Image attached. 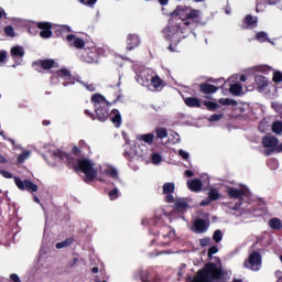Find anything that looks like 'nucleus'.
<instances>
[{
  "instance_id": "nucleus-47",
  "label": "nucleus",
  "mask_w": 282,
  "mask_h": 282,
  "mask_svg": "<svg viewBox=\"0 0 282 282\" xmlns=\"http://www.w3.org/2000/svg\"><path fill=\"white\" fill-rule=\"evenodd\" d=\"M204 105L205 107L209 108L210 111H215V109L218 107L217 104L213 101H205Z\"/></svg>"
},
{
  "instance_id": "nucleus-17",
  "label": "nucleus",
  "mask_w": 282,
  "mask_h": 282,
  "mask_svg": "<svg viewBox=\"0 0 282 282\" xmlns=\"http://www.w3.org/2000/svg\"><path fill=\"white\" fill-rule=\"evenodd\" d=\"M37 28L41 30L40 36L42 39H50L52 36V24L47 22H40L37 23Z\"/></svg>"
},
{
  "instance_id": "nucleus-57",
  "label": "nucleus",
  "mask_w": 282,
  "mask_h": 282,
  "mask_svg": "<svg viewBox=\"0 0 282 282\" xmlns=\"http://www.w3.org/2000/svg\"><path fill=\"white\" fill-rule=\"evenodd\" d=\"M3 17H7L6 10H3V8L0 7V19H3Z\"/></svg>"
},
{
  "instance_id": "nucleus-43",
  "label": "nucleus",
  "mask_w": 282,
  "mask_h": 282,
  "mask_svg": "<svg viewBox=\"0 0 282 282\" xmlns=\"http://www.w3.org/2000/svg\"><path fill=\"white\" fill-rule=\"evenodd\" d=\"M213 239H214V241H216V243H219V241H221V239H224V235L221 234V230L217 229L214 232Z\"/></svg>"
},
{
  "instance_id": "nucleus-20",
  "label": "nucleus",
  "mask_w": 282,
  "mask_h": 282,
  "mask_svg": "<svg viewBox=\"0 0 282 282\" xmlns=\"http://www.w3.org/2000/svg\"><path fill=\"white\" fill-rule=\"evenodd\" d=\"M66 41H68V43H70V45H74V47H76L77 50L85 47V40L76 37V35H67Z\"/></svg>"
},
{
  "instance_id": "nucleus-7",
  "label": "nucleus",
  "mask_w": 282,
  "mask_h": 282,
  "mask_svg": "<svg viewBox=\"0 0 282 282\" xmlns=\"http://www.w3.org/2000/svg\"><path fill=\"white\" fill-rule=\"evenodd\" d=\"M173 237H175V231L171 227H164L161 229L159 236L152 240V243H158V246H169Z\"/></svg>"
},
{
  "instance_id": "nucleus-59",
  "label": "nucleus",
  "mask_w": 282,
  "mask_h": 282,
  "mask_svg": "<svg viewBox=\"0 0 282 282\" xmlns=\"http://www.w3.org/2000/svg\"><path fill=\"white\" fill-rule=\"evenodd\" d=\"M98 0H88L86 2V6H95V3L97 2Z\"/></svg>"
},
{
  "instance_id": "nucleus-31",
  "label": "nucleus",
  "mask_w": 282,
  "mask_h": 282,
  "mask_svg": "<svg viewBox=\"0 0 282 282\" xmlns=\"http://www.w3.org/2000/svg\"><path fill=\"white\" fill-rule=\"evenodd\" d=\"M219 197H221V194L219 193V189H217L215 187L209 188V191H208V198L212 202H216V199H219Z\"/></svg>"
},
{
  "instance_id": "nucleus-24",
  "label": "nucleus",
  "mask_w": 282,
  "mask_h": 282,
  "mask_svg": "<svg viewBox=\"0 0 282 282\" xmlns=\"http://www.w3.org/2000/svg\"><path fill=\"white\" fill-rule=\"evenodd\" d=\"M199 89L203 94H217L218 88L213 84H200Z\"/></svg>"
},
{
  "instance_id": "nucleus-16",
  "label": "nucleus",
  "mask_w": 282,
  "mask_h": 282,
  "mask_svg": "<svg viewBox=\"0 0 282 282\" xmlns=\"http://www.w3.org/2000/svg\"><path fill=\"white\" fill-rule=\"evenodd\" d=\"M163 87L164 82L162 80V78H160V76H158V74L154 73L152 75L150 84L148 85V89H150V91H160Z\"/></svg>"
},
{
  "instance_id": "nucleus-25",
  "label": "nucleus",
  "mask_w": 282,
  "mask_h": 282,
  "mask_svg": "<svg viewBox=\"0 0 282 282\" xmlns=\"http://www.w3.org/2000/svg\"><path fill=\"white\" fill-rule=\"evenodd\" d=\"M33 65H40L42 66V69H52V67L56 65V62H54V59H41L35 62Z\"/></svg>"
},
{
  "instance_id": "nucleus-30",
  "label": "nucleus",
  "mask_w": 282,
  "mask_h": 282,
  "mask_svg": "<svg viewBox=\"0 0 282 282\" xmlns=\"http://www.w3.org/2000/svg\"><path fill=\"white\" fill-rule=\"evenodd\" d=\"M137 138L141 142H145V144H153V141L155 140V134L153 133L139 134Z\"/></svg>"
},
{
  "instance_id": "nucleus-29",
  "label": "nucleus",
  "mask_w": 282,
  "mask_h": 282,
  "mask_svg": "<svg viewBox=\"0 0 282 282\" xmlns=\"http://www.w3.org/2000/svg\"><path fill=\"white\" fill-rule=\"evenodd\" d=\"M229 91L234 96H241V94H243V86H241L240 83L231 84L230 88H229Z\"/></svg>"
},
{
  "instance_id": "nucleus-3",
  "label": "nucleus",
  "mask_w": 282,
  "mask_h": 282,
  "mask_svg": "<svg viewBox=\"0 0 282 282\" xmlns=\"http://www.w3.org/2000/svg\"><path fill=\"white\" fill-rule=\"evenodd\" d=\"M188 33H191V31H188L186 26H182L172 20L163 30V36L170 41L167 50H170V52H180L177 44L182 42V39H186L185 34Z\"/></svg>"
},
{
  "instance_id": "nucleus-39",
  "label": "nucleus",
  "mask_w": 282,
  "mask_h": 282,
  "mask_svg": "<svg viewBox=\"0 0 282 282\" xmlns=\"http://www.w3.org/2000/svg\"><path fill=\"white\" fill-rule=\"evenodd\" d=\"M272 131L273 133H282V122L281 121L273 122Z\"/></svg>"
},
{
  "instance_id": "nucleus-27",
  "label": "nucleus",
  "mask_w": 282,
  "mask_h": 282,
  "mask_svg": "<svg viewBox=\"0 0 282 282\" xmlns=\"http://www.w3.org/2000/svg\"><path fill=\"white\" fill-rule=\"evenodd\" d=\"M84 61L86 63H98V53H96V48L89 51L85 56Z\"/></svg>"
},
{
  "instance_id": "nucleus-19",
  "label": "nucleus",
  "mask_w": 282,
  "mask_h": 282,
  "mask_svg": "<svg viewBox=\"0 0 282 282\" xmlns=\"http://www.w3.org/2000/svg\"><path fill=\"white\" fill-rule=\"evenodd\" d=\"M140 45V36L138 34H129L127 37V50H135Z\"/></svg>"
},
{
  "instance_id": "nucleus-61",
  "label": "nucleus",
  "mask_w": 282,
  "mask_h": 282,
  "mask_svg": "<svg viewBox=\"0 0 282 282\" xmlns=\"http://www.w3.org/2000/svg\"><path fill=\"white\" fill-rule=\"evenodd\" d=\"M240 80H241V83H246V80H248V77H246V75H241Z\"/></svg>"
},
{
  "instance_id": "nucleus-62",
  "label": "nucleus",
  "mask_w": 282,
  "mask_h": 282,
  "mask_svg": "<svg viewBox=\"0 0 282 282\" xmlns=\"http://www.w3.org/2000/svg\"><path fill=\"white\" fill-rule=\"evenodd\" d=\"M272 107H273V109H275V111H279V104L273 102V104H272Z\"/></svg>"
},
{
  "instance_id": "nucleus-60",
  "label": "nucleus",
  "mask_w": 282,
  "mask_h": 282,
  "mask_svg": "<svg viewBox=\"0 0 282 282\" xmlns=\"http://www.w3.org/2000/svg\"><path fill=\"white\" fill-rule=\"evenodd\" d=\"M159 3H161V6H167L169 0H159Z\"/></svg>"
},
{
  "instance_id": "nucleus-13",
  "label": "nucleus",
  "mask_w": 282,
  "mask_h": 282,
  "mask_svg": "<svg viewBox=\"0 0 282 282\" xmlns=\"http://www.w3.org/2000/svg\"><path fill=\"white\" fill-rule=\"evenodd\" d=\"M99 171L101 175H107L108 177H111V180L120 181V174L118 173V170L109 164L101 165Z\"/></svg>"
},
{
  "instance_id": "nucleus-63",
  "label": "nucleus",
  "mask_w": 282,
  "mask_h": 282,
  "mask_svg": "<svg viewBox=\"0 0 282 282\" xmlns=\"http://www.w3.org/2000/svg\"><path fill=\"white\" fill-rule=\"evenodd\" d=\"M98 267H94L93 269H91V272L94 273V274H98Z\"/></svg>"
},
{
  "instance_id": "nucleus-45",
  "label": "nucleus",
  "mask_w": 282,
  "mask_h": 282,
  "mask_svg": "<svg viewBox=\"0 0 282 282\" xmlns=\"http://www.w3.org/2000/svg\"><path fill=\"white\" fill-rule=\"evenodd\" d=\"M178 155L180 158H182V160H186V162H188V160L191 159V154L183 149L178 150Z\"/></svg>"
},
{
  "instance_id": "nucleus-6",
  "label": "nucleus",
  "mask_w": 282,
  "mask_h": 282,
  "mask_svg": "<svg viewBox=\"0 0 282 282\" xmlns=\"http://www.w3.org/2000/svg\"><path fill=\"white\" fill-rule=\"evenodd\" d=\"M262 265V258L259 251H252L243 262V268L252 272H259Z\"/></svg>"
},
{
  "instance_id": "nucleus-53",
  "label": "nucleus",
  "mask_w": 282,
  "mask_h": 282,
  "mask_svg": "<svg viewBox=\"0 0 282 282\" xmlns=\"http://www.w3.org/2000/svg\"><path fill=\"white\" fill-rule=\"evenodd\" d=\"M10 279H11V281H13V282H21V278H19V275H18L17 273H12V274L10 275Z\"/></svg>"
},
{
  "instance_id": "nucleus-21",
  "label": "nucleus",
  "mask_w": 282,
  "mask_h": 282,
  "mask_svg": "<svg viewBox=\"0 0 282 282\" xmlns=\"http://www.w3.org/2000/svg\"><path fill=\"white\" fill-rule=\"evenodd\" d=\"M53 158L57 160V162H68L72 164V159L69 158V154L63 152V150H55L53 151Z\"/></svg>"
},
{
  "instance_id": "nucleus-28",
  "label": "nucleus",
  "mask_w": 282,
  "mask_h": 282,
  "mask_svg": "<svg viewBox=\"0 0 282 282\" xmlns=\"http://www.w3.org/2000/svg\"><path fill=\"white\" fill-rule=\"evenodd\" d=\"M184 102L187 107H202V100L197 97H187Z\"/></svg>"
},
{
  "instance_id": "nucleus-55",
  "label": "nucleus",
  "mask_w": 282,
  "mask_h": 282,
  "mask_svg": "<svg viewBox=\"0 0 282 282\" xmlns=\"http://www.w3.org/2000/svg\"><path fill=\"white\" fill-rule=\"evenodd\" d=\"M210 202H213V200L209 197H207L200 202V206H208V204H210Z\"/></svg>"
},
{
  "instance_id": "nucleus-10",
  "label": "nucleus",
  "mask_w": 282,
  "mask_h": 282,
  "mask_svg": "<svg viewBox=\"0 0 282 282\" xmlns=\"http://www.w3.org/2000/svg\"><path fill=\"white\" fill-rule=\"evenodd\" d=\"M153 74H155V72L151 70L150 68H145L137 75V82L143 87H149L153 78Z\"/></svg>"
},
{
  "instance_id": "nucleus-26",
  "label": "nucleus",
  "mask_w": 282,
  "mask_h": 282,
  "mask_svg": "<svg viewBox=\"0 0 282 282\" xmlns=\"http://www.w3.org/2000/svg\"><path fill=\"white\" fill-rule=\"evenodd\" d=\"M268 226L271 228V230H281L282 229V220L281 218H271L268 221Z\"/></svg>"
},
{
  "instance_id": "nucleus-52",
  "label": "nucleus",
  "mask_w": 282,
  "mask_h": 282,
  "mask_svg": "<svg viewBox=\"0 0 282 282\" xmlns=\"http://www.w3.org/2000/svg\"><path fill=\"white\" fill-rule=\"evenodd\" d=\"M0 174L3 175L6 177V180H12V173L8 172V171H0Z\"/></svg>"
},
{
  "instance_id": "nucleus-48",
  "label": "nucleus",
  "mask_w": 282,
  "mask_h": 282,
  "mask_svg": "<svg viewBox=\"0 0 282 282\" xmlns=\"http://www.w3.org/2000/svg\"><path fill=\"white\" fill-rule=\"evenodd\" d=\"M120 192L118 188H113L112 191L109 192V197L110 199H118Z\"/></svg>"
},
{
  "instance_id": "nucleus-58",
  "label": "nucleus",
  "mask_w": 282,
  "mask_h": 282,
  "mask_svg": "<svg viewBox=\"0 0 282 282\" xmlns=\"http://www.w3.org/2000/svg\"><path fill=\"white\" fill-rule=\"evenodd\" d=\"M7 163H8V160L4 159V156L0 154V164H7Z\"/></svg>"
},
{
  "instance_id": "nucleus-41",
  "label": "nucleus",
  "mask_w": 282,
  "mask_h": 282,
  "mask_svg": "<svg viewBox=\"0 0 282 282\" xmlns=\"http://www.w3.org/2000/svg\"><path fill=\"white\" fill-rule=\"evenodd\" d=\"M257 40L260 41V43H265V41H270L268 39V33H265V32L257 33Z\"/></svg>"
},
{
  "instance_id": "nucleus-14",
  "label": "nucleus",
  "mask_w": 282,
  "mask_h": 282,
  "mask_svg": "<svg viewBox=\"0 0 282 282\" xmlns=\"http://www.w3.org/2000/svg\"><path fill=\"white\" fill-rule=\"evenodd\" d=\"M209 226H210V224L208 223V220L197 218L196 220H194L192 231L196 232L197 235H202V234L206 232V230H208Z\"/></svg>"
},
{
  "instance_id": "nucleus-12",
  "label": "nucleus",
  "mask_w": 282,
  "mask_h": 282,
  "mask_svg": "<svg viewBox=\"0 0 282 282\" xmlns=\"http://www.w3.org/2000/svg\"><path fill=\"white\" fill-rule=\"evenodd\" d=\"M15 185L20 191H29V193H36L39 191V186L30 181H22L19 177H14Z\"/></svg>"
},
{
  "instance_id": "nucleus-51",
  "label": "nucleus",
  "mask_w": 282,
  "mask_h": 282,
  "mask_svg": "<svg viewBox=\"0 0 282 282\" xmlns=\"http://www.w3.org/2000/svg\"><path fill=\"white\" fill-rule=\"evenodd\" d=\"M200 246L206 248V246H210V238H203L200 239Z\"/></svg>"
},
{
  "instance_id": "nucleus-22",
  "label": "nucleus",
  "mask_w": 282,
  "mask_h": 282,
  "mask_svg": "<svg viewBox=\"0 0 282 282\" xmlns=\"http://www.w3.org/2000/svg\"><path fill=\"white\" fill-rule=\"evenodd\" d=\"M254 80L258 91H265L268 88V78L261 75H256Z\"/></svg>"
},
{
  "instance_id": "nucleus-49",
  "label": "nucleus",
  "mask_w": 282,
  "mask_h": 282,
  "mask_svg": "<svg viewBox=\"0 0 282 282\" xmlns=\"http://www.w3.org/2000/svg\"><path fill=\"white\" fill-rule=\"evenodd\" d=\"M141 281H142V282H160V278H154L153 280H149V276L147 275V273H144V274L141 276Z\"/></svg>"
},
{
  "instance_id": "nucleus-56",
  "label": "nucleus",
  "mask_w": 282,
  "mask_h": 282,
  "mask_svg": "<svg viewBox=\"0 0 282 282\" xmlns=\"http://www.w3.org/2000/svg\"><path fill=\"white\" fill-rule=\"evenodd\" d=\"M184 175H185L186 177H193V175H195V174L193 173V171L187 170V171H185Z\"/></svg>"
},
{
  "instance_id": "nucleus-4",
  "label": "nucleus",
  "mask_w": 282,
  "mask_h": 282,
  "mask_svg": "<svg viewBox=\"0 0 282 282\" xmlns=\"http://www.w3.org/2000/svg\"><path fill=\"white\" fill-rule=\"evenodd\" d=\"M75 169L84 173L86 176V182H91V180L98 177V167L96 166V163L87 158L77 160Z\"/></svg>"
},
{
  "instance_id": "nucleus-2",
  "label": "nucleus",
  "mask_w": 282,
  "mask_h": 282,
  "mask_svg": "<svg viewBox=\"0 0 282 282\" xmlns=\"http://www.w3.org/2000/svg\"><path fill=\"white\" fill-rule=\"evenodd\" d=\"M173 17H178L180 22H177L182 28H186L187 32H193L197 25H204L202 22V11L191 9L188 7L178 6L172 13Z\"/></svg>"
},
{
  "instance_id": "nucleus-50",
  "label": "nucleus",
  "mask_w": 282,
  "mask_h": 282,
  "mask_svg": "<svg viewBox=\"0 0 282 282\" xmlns=\"http://www.w3.org/2000/svg\"><path fill=\"white\" fill-rule=\"evenodd\" d=\"M4 32L8 36H14V28H12L11 25L4 28Z\"/></svg>"
},
{
  "instance_id": "nucleus-54",
  "label": "nucleus",
  "mask_w": 282,
  "mask_h": 282,
  "mask_svg": "<svg viewBox=\"0 0 282 282\" xmlns=\"http://www.w3.org/2000/svg\"><path fill=\"white\" fill-rule=\"evenodd\" d=\"M217 252H219V249H217V247L214 246L209 248L208 254L213 256V254H217Z\"/></svg>"
},
{
  "instance_id": "nucleus-32",
  "label": "nucleus",
  "mask_w": 282,
  "mask_h": 282,
  "mask_svg": "<svg viewBox=\"0 0 282 282\" xmlns=\"http://www.w3.org/2000/svg\"><path fill=\"white\" fill-rule=\"evenodd\" d=\"M245 23L247 28H257V23H258L257 17L247 15L245 18Z\"/></svg>"
},
{
  "instance_id": "nucleus-1",
  "label": "nucleus",
  "mask_w": 282,
  "mask_h": 282,
  "mask_svg": "<svg viewBox=\"0 0 282 282\" xmlns=\"http://www.w3.org/2000/svg\"><path fill=\"white\" fill-rule=\"evenodd\" d=\"M91 102L95 107V113L99 122H105V120L110 117L115 127H120V124H122V116L120 115V111L115 109L109 115V101H107L102 95H93Z\"/></svg>"
},
{
  "instance_id": "nucleus-11",
  "label": "nucleus",
  "mask_w": 282,
  "mask_h": 282,
  "mask_svg": "<svg viewBox=\"0 0 282 282\" xmlns=\"http://www.w3.org/2000/svg\"><path fill=\"white\" fill-rule=\"evenodd\" d=\"M126 158H147L148 155V150L147 145H139L135 150L129 149V144L126 145Z\"/></svg>"
},
{
  "instance_id": "nucleus-9",
  "label": "nucleus",
  "mask_w": 282,
  "mask_h": 282,
  "mask_svg": "<svg viewBox=\"0 0 282 282\" xmlns=\"http://www.w3.org/2000/svg\"><path fill=\"white\" fill-rule=\"evenodd\" d=\"M225 193L230 199H241L243 195H248V187L241 184H236L235 187L226 186Z\"/></svg>"
},
{
  "instance_id": "nucleus-34",
  "label": "nucleus",
  "mask_w": 282,
  "mask_h": 282,
  "mask_svg": "<svg viewBox=\"0 0 282 282\" xmlns=\"http://www.w3.org/2000/svg\"><path fill=\"white\" fill-rule=\"evenodd\" d=\"M220 105H223L224 107L226 106H231V107H237V101H235L234 99L230 98H221L218 101Z\"/></svg>"
},
{
  "instance_id": "nucleus-37",
  "label": "nucleus",
  "mask_w": 282,
  "mask_h": 282,
  "mask_svg": "<svg viewBox=\"0 0 282 282\" xmlns=\"http://www.w3.org/2000/svg\"><path fill=\"white\" fill-rule=\"evenodd\" d=\"M6 63H8V52L2 50L0 51V67H3Z\"/></svg>"
},
{
  "instance_id": "nucleus-64",
  "label": "nucleus",
  "mask_w": 282,
  "mask_h": 282,
  "mask_svg": "<svg viewBox=\"0 0 282 282\" xmlns=\"http://www.w3.org/2000/svg\"><path fill=\"white\" fill-rule=\"evenodd\" d=\"M86 145H87V143L84 140L79 141V147L84 148Z\"/></svg>"
},
{
  "instance_id": "nucleus-35",
  "label": "nucleus",
  "mask_w": 282,
  "mask_h": 282,
  "mask_svg": "<svg viewBox=\"0 0 282 282\" xmlns=\"http://www.w3.org/2000/svg\"><path fill=\"white\" fill-rule=\"evenodd\" d=\"M155 133H156V138H159L160 140H164V138H167L169 135L166 128H158L155 130Z\"/></svg>"
},
{
  "instance_id": "nucleus-33",
  "label": "nucleus",
  "mask_w": 282,
  "mask_h": 282,
  "mask_svg": "<svg viewBox=\"0 0 282 282\" xmlns=\"http://www.w3.org/2000/svg\"><path fill=\"white\" fill-rule=\"evenodd\" d=\"M151 163L154 164V166H160L162 164V154L153 152L151 154Z\"/></svg>"
},
{
  "instance_id": "nucleus-36",
  "label": "nucleus",
  "mask_w": 282,
  "mask_h": 282,
  "mask_svg": "<svg viewBox=\"0 0 282 282\" xmlns=\"http://www.w3.org/2000/svg\"><path fill=\"white\" fill-rule=\"evenodd\" d=\"M30 155H32V152L30 150L22 152L19 156H18V162L19 164H23V162L25 160H28V158H30Z\"/></svg>"
},
{
  "instance_id": "nucleus-15",
  "label": "nucleus",
  "mask_w": 282,
  "mask_h": 282,
  "mask_svg": "<svg viewBox=\"0 0 282 282\" xmlns=\"http://www.w3.org/2000/svg\"><path fill=\"white\" fill-rule=\"evenodd\" d=\"M11 56L13 59L18 61L17 64H13V68H17V65H21L22 58L25 56V48L19 45L11 47Z\"/></svg>"
},
{
  "instance_id": "nucleus-46",
  "label": "nucleus",
  "mask_w": 282,
  "mask_h": 282,
  "mask_svg": "<svg viewBox=\"0 0 282 282\" xmlns=\"http://www.w3.org/2000/svg\"><path fill=\"white\" fill-rule=\"evenodd\" d=\"M273 83H282V73H281V70H275L273 73Z\"/></svg>"
},
{
  "instance_id": "nucleus-23",
  "label": "nucleus",
  "mask_w": 282,
  "mask_h": 282,
  "mask_svg": "<svg viewBox=\"0 0 282 282\" xmlns=\"http://www.w3.org/2000/svg\"><path fill=\"white\" fill-rule=\"evenodd\" d=\"M187 188L194 193H199L202 191V181L199 178L187 181Z\"/></svg>"
},
{
  "instance_id": "nucleus-8",
  "label": "nucleus",
  "mask_w": 282,
  "mask_h": 282,
  "mask_svg": "<svg viewBox=\"0 0 282 282\" xmlns=\"http://www.w3.org/2000/svg\"><path fill=\"white\" fill-rule=\"evenodd\" d=\"M262 147H264V149H269V151H265V155H270L273 151L282 153V143L279 144V139L274 135L264 137L262 139Z\"/></svg>"
},
{
  "instance_id": "nucleus-18",
  "label": "nucleus",
  "mask_w": 282,
  "mask_h": 282,
  "mask_svg": "<svg viewBox=\"0 0 282 282\" xmlns=\"http://www.w3.org/2000/svg\"><path fill=\"white\" fill-rule=\"evenodd\" d=\"M174 192H175V183H165L163 185V193L164 195H166V202L169 204H173L174 202L173 195H171Z\"/></svg>"
},
{
  "instance_id": "nucleus-5",
  "label": "nucleus",
  "mask_w": 282,
  "mask_h": 282,
  "mask_svg": "<svg viewBox=\"0 0 282 282\" xmlns=\"http://www.w3.org/2000/svg\"><path fill=\"white\" fill-rule=\"evenodd\" d=\"M54 78L57 80H63V87H68V85H74L76 83V77L72 75L69 68H59L53 73L52 83H54Z\"/></svg>"
},
{
  "instance_id": "nucleus-42",
  "label": "nucleus",
  "mask_w": 282,
  "mask_h": 282,
  "mask_svg": "<svg viewBox=\"0 0 282 282\" xmlns=\"http://www.w3.org/2000/svg\"><path fill=\"white\" fill-rule=\"evenodd\" d=\"M176 210H185V208H188V204L184 200H178L175 203Z\"/></svg>"
},
{
  "instance_id": "nucleus-40",
  "label": "nucleus",
  "mask_w": 282,
  "mask_h": 282,
  "mask_svg": "<svg viewBox=\"0 0 282 282\" xmlns=\"http://www.w3.org/2000/svg\"><path fill=\"white\" fill-rule=\"evenodd\" d=\"M256 72H260L261 74H268L269 72H272V67L268 65H261L256 67Z\"/></svg>"
},
{
  "instance_id": "nucleus-38",
  "label": "nucleus",
  "mask_w": 282,
  "mask_h": 282,
  "mask_svg": "<svg viewBox=\"0 0 282 282\" xmlns=\"http://www.w3.org/2000/svg\"><path fill=\"white\" fill-rule=\"evenodd\" d=\"M69 246H72V239H66V240H64V241H62V242H57V243H56L57 250H61V249H63V248H67V247H69Z\"/></svg>"
},
{
  "instance_id": "nucleus-44",
  "label": "nucleus",
  "mask_w": 282,
  "mask_h": 282,
  "mask_svg": "<svg viewBox=\"0 0 282 282\" xmlns=\"http://www.w3.org/2000/svg\"><path fill=\"white\" fill-rule=\"evenodd\" d=\"M221 118H224V113H215L212 115L208 120L209 122H219V120H221Z\"/></svg>"
}]
</instances>
